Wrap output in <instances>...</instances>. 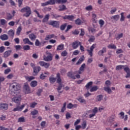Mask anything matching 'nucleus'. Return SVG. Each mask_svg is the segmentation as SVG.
Returning <instances> with one entry per match:
<instances>
[{
    "mask_svg": "<svg viewBox=\"0 0 130 130\" xmlns=\"http://www.w3.org/2000/svg\"><path fill=\"white\" fill-rule=\"evenodd\" d=\"M85 60V57L84 56H82V57H81L78 61L76 62V66H79V64H81L83 61Z\"/></svg>",
    "mask_w": 130,
    "mask_h": 130,
    "instance_id": "obj_20",
    "label": "nucleus"
},
{
    "mask_svg": "<svg viewBox=\"0 0 130 130\" xmlns=\"http://www.w3.org/2000/svg\"><path fill=\"white\" fill-rule=\"evenodd\" d=\"M49 17H50L49 14H46L42 20L43 23H47L49 20Z\"/></svg>",
    "mask_w": 130,
    "mask_h": 130,
    "instance_id": "obj_16",
    "label": "nucleus"
},
{
    "mask_svg": "<svg viewBox=\"0 0 130 130\" xmlns=\"http://www.w3.org/2000/svg\"><path fill=\"white\" fill-rule=\"evenodd\" d=\"M96 48V45L95 44H93L90 48V50H87V51L91 57L93 56V50H94V48Z\"/></svg>",
    "mask_w": 130,
    "mask_h": 130,
    "instance_id": "obj_8",
    "label": "nucleus"
},
{
    "mask_svg": "<svg viewBox=\"0 0 130 130\" xmlns=\"http://www.w3.org/2000/svg\"><path fill=\"white\" fill-rule=\"evenodd\" d=\"M44 60H45V61H51V60H52V56L48 55L47 57H44Z\"/></svg>",
    "mask_w": 130,
    "mask_h": 130,
    "instance_id": "obj_22",
    "label": "nucleus"
},
{
    "mask_svg": "<svg viewBox=\"0 0 130 130\" xmlns=\"http://www.w3.org/2000/svg\"><path fill=\"white\" fill-rule=\"evenodd\" d=\"M10 87H11L12 88L11 89L12 91H17L19 90H20V89H21V86H20V84L16 82L12 83L10 85Z\"/></svg>",
    "mask_w": 130,
    "mask_h": 130,
    "instance_id": "obj_2",
    "label": "nucleus"
},
{
    "mask_svg": "<svg viewBox=\"0 0 130 130\" xmlns=\"http://www.w3.org/2000/svg\"><path fill=\"white\" fill-rule=\"evenodd\" d=\"M53 17L54 19H57L58 18H62L63 16L55 14L53 15Z\"/></svg>",
    "mask_w": 130,
    "mask_h": 130,
    "instance_id": "obj_48",
    "label": "nucleus"
},
{
    "mask_svg": "<svg viewBox=\"0 0 130 130\" xmlns=\"http://www.w3.org/2000/svg\"><path fill=\"white\" fill-rule=\"evenodd\" d=\"M59 8L58 11H59V12H62L67 10V7L64 5L59 6Z\"/></svg>",
    "mask_w": 130,
    "mask_h": 130,
    "instance_id": "obj_25",
    "label": "nucleus"
},
{
    "mask_svg": "<svg viewBox=\"0 0 130 130\" xmlns=\"http://www.w3.org/2000/svg\"><path fill=\"white\" fill-rule=\"evenodd\" d=\"M24 78L27 81H28V82H31L32 80H34V79H35V77L33 76L29 77V76H25Z\"/></svg>",
    "mask_w": 130,
    "mask_h": 130,
    "instance_id": "obj_27",
    "label": "nucleus"
},
{
    "mask_svg": "<svg viewBox=\"0 0 130 130\" xmlns=\"http://www.w3.org/2000/svg\"><path fill=\"white\" fill-rule=\"evenodd\" d=\"M79 45H81V42H79L78 41H76L72 43V47L74 48V49L78 48Z\"/></svg>",
    "mask_w": 130,
    "mask_h": 130,
    "instance_id": "obj_12",
    "label": "nucleus"
},
{
    "mask_svg": "<svg viewBox=\"0 0 130 130\" xmlns=\"http://www.w3.org/2000/svg\"><path fill=\"white\" fill-rule=\"evenodd\" d=\"M40 71H41V68L40 67H34V76H37Z\"/></svg>",
    "mask_w": 130,
    "mask_h": 130,
    "instance_id": "obj_10",
    "label": "nucleus"
},
{
    "mask_svg": "<svg viewBox=\"0 0 130 130\" xmlns=\"http://www.w3.org/2000/svg\"><path fill=\"white\" fill-rule=\"evenodd\" d=\"M85 10H86V11H92V10H93V7L89 5L85 8Z\"/></svg>",
    "mask_w": 130,
    "mask_h": 130,
    "instance_id": "obj_50",
    "label": "nucleus"
},
{
    "mask_svg": "<svg viewBox=\"0 0 130 130\" xmlns=\"http://www.w3.org/2000/svg\"><path fill=\"white\" fill-rule=\"evenodd\" d=\"M0 23L2 25H6L7 21H6V19H1Z\"/></svg>",
    "mask_w": 130,
    "mask_h": 130,
    "instance_id": "obj_51",
    "label": "nucleus"
},
{
    "mask_svg": "<svg viewBox=\"0 0 130 130\" xmlns=\"http://www.w3.org/2000/svg\"><path fill=\"white\" fill-rule=\"evenodd\" d=\"M6 50V48L4 46L0 47V53H3Z\"/></svg>",
    "mask_w": 130,
    "mask_h": 130,
    "instance_id": "obj_58",
    "label": "nucleus"
},
{
    "mask_svg": "<svg viewBox=\"0 0 130 130\" xmlns=\"http://www.w3.org/2000/svg\"><path fill=\"white\" fill-rule=\"evenodd\" d=\"M0 39L3 41L8 40V39H9V36L6 34H4L0 36Z\"/></svg>",
    "mask_w": 130,
    "mask_h": 130,
    "instance_id": "obj_23",
    "label": "nucleus"
},
{
    "mask_svg": "<svg viewBox=\"0 0 130 130\" xmlns=\"http://www.w3.org/2000/svg\"><path fill=\"white\" fill-rule=\"evenodd\" d=\"M12 78H14L13 74H10L7 76V79H8V80L12 79Z\"/></svg>",
    "mask_w": 130,
    "mask_h": 130,
    "instance_id": "obj_55",
    "label": "nucleus"
},
{
    "mask_svg": "<svg viewBox=\"0 0 130 130\" xmlns=\"http://www.w3.org/2000/svg\"><path fill=\"white\" fill-rule=\"evenodd\" d=\"M59 21H51L48 24L50 26H52L53 28H59Z\"/></svg>",
    "mask_w": 130,
    "mask_h": 130,
    "instance_id": "obj_3",
    "label": "nucleus"
},
{
    "mask_svg": "<svg viewBox=\"0 0 130 130\" xmlns=\"http://www.w3.org/2000/svg\"><path fill=\"white\" fill-rule=\"evenodd\" d=\"M12 50L5 51L3 53V57H4V58H7V57H9V56H10V55L12 54Z\"/></svg>",
    "mask_w": 130,
    "mask_h": 130,
    "instance_id": "obj_7",
    "label": "nucleus"
},
{
    "mask_svg": "<svg viewBox=\"0 0 130 130\" xmlns=\"http://www.w3.org/2000/svg\"><path fill=\"white\" fill-rule=\"evenodd\" d=\"M24 44H29V45H33V43L30 41L28 38H25L23 40Z\"/></svg>",
    "mask_w": 130,
    "mask_h": 130,
    "instance_id": "obj_15",
    "label": "nucleus"
},
{
    "mask_svg": "<svg viewBox=\"0 0 130 130\" xmlns=\"http://www.w3.org/2000/svg\"><path fill=\"white\" fill-rule=\"evenodd\" d=\"M66 106H67V103L65 102L63 104V106L62 107L61 109V112H64V110H66Z\"/></svg>",
    "mask_w": 130,
    "mask_h": 130,
    "instance_id": "obj_49",
    "label": "nucleus"
},
{
    "mask_svg": "<svg viewBox=\"0 0 130 130\" xmlns=\"http://www.w3.org/2000/svg\"><path fill=\"white\" fill-rule=\"evenodd\" d=\"M117 9L115 8H113L111 11H110V13L113 14H114L115 12L117 11Z\"/></svg>",
    "mask_w": 130,
    "mask_h": 130,
    "instance_id": "obj_64",
    "label": "nucleus"
},
{
    "mask_svg": "<svg viewBox=\"0 0 130 130\" xmlns=\"http://www.w3.org/2000/svg\"><path fill=\"white\" fill-rule=\"evenodd\" d=\"M12 100L13 101V102H15V103H16V104L18 105H20V103L21 102V95H19L18 96H15L12 99Z\"/></svg>",
    "mask_w": 130,
    "mask_h": 130,
    "instance_id": "obj_5",
    "label": "nucleus"
},
{
    "mask_svg": "<svg viewBox=\"0 0 130 130\" xmlns=\"http://www.w3.org/2000/svg\"><path fill=\"white\" fill-rule=\"evenodd\" d=\"M105 52H106V47H104L102 50L98 52V54L100 55V56H103V53H105Z\"/></svg>",
    "mask_w": 130,
    "mask_h": 130,
    "instance_id": "obj_14",
    "label": "nucleus"
},
{
    "mask_svg": "<svg viewBox=\"0 0 130 130\" xmlns=\"http://www.w3.org/2000/svg\"><path fill=\"white\" fill-rule=\"evenodd\" d=\"M99 89V87L98 86H94L90 89V92H95V91H97Z\"/></svg>",
    "mask_w": 130,
    "mask_h": 130,
    "instance_id": "obj_32",
    "label": "nucleus"
},
{
    "mask_svg": "<svg viewBox=\"0 0 130 130\" xmlns=\"http://www.w3.org/2000/svg\"><path fill=\"white\" fill-rule=\"evenodd\" d=\"M36 105H37V103L33 102L30 104V107H31V108H34Z\"/></svg>",
    "mask_w": 130,
    "mask_h": 130,
    "instance_id": "obj_54",
    "label": "nucleus"
},
{
    "mask_svg": "<svg viewBox=\"0 0 130 130\" xmlns=\"http://www.w3.org/2000/svg\"><path fill=\"white\" fill-rule=\"evenodd\" d=\"M41 44V43H40V42H39V40H36V42H35L36 46H39V45H40Z\"/></svg>",
    "mask_w": 130,
    "mask_h": 130,
    "instance_id": "obj_62",
    "label": "nucleus"
},
{
    "mask_svg": "<svg viewBox=\"0 0 130 130\" xmlns=\"http://www.w3.org/2000/svg\"><path fill=\"white\" fill-rule=\"evenodd\" d=\"M92 17L93 21H94L95 23H96V19H97V15L93 13L92 14Z\"/></svg>",
    "mask_w": 130,
    "mask_h": 130,
    "instance_id": "obj_46",
    "label": "nucleus"
},
{
    "mask_svg": "<svg viewBox=\"0 0 130 130\" xmlns=\"http://www.w3.org/2000/svg\"><path fill=\"white\" fill-rule=\"evenodd\" d=\"M103 99V95L102 94H100L96 96V102H99Z\"/></svg>",
    "mask_w": 130,
    "mask_h": 130,
    "instance_id": "obj_29",
    "label": "nucleus"
},
{
    "mask_svg": "<svg viewBox=\"0 0 130 130\" xmlns=\"http://www.w3.org/2000/svg\"><path fill=\"white\" fill-rule=\"evenodd\" d=\"M63 44L59 45L57 47V50H62L63 49Z\"/></svg>",
    "mask_w": 130,
    "mask_h": 130,
    "instance_id": "obj_39",
    "label": "nucleus"
},
{
    "mask_svg": "<svg viewBox=\"0 0 130 130\" xmlns=\"http://www.w3.org/2000/svg\"><path fill=\"white\" fill-rule=\"evenodd\" d=\"M23 89L25 91V94H29V93L31 92V90H30V87H29V85L28 83H24Z\"/></svg>",
    "mask_w": 130,
    "mask_h": 130,
    "instance_id": "obj_6",
    "label": "nucleus"
},
{
    "mask_svg": "<svg viewBox=\"0 0 130 130\" xmlns=\"http://www.w3.org/2000/svg\"><path fill=\"white\" fill-rule=\"evenodd\" d=\"M122 69H124V66L119 65L116 68V71H119V70H122Z\"/></svg>",
    "mask_w": 130,
    "mask_h": 130,
    "instance_id": "obj_38",
    "label": "nucleus"
},
{
    "mask_svg": "<svg viewBox=\"0 0 130 130\" xmlns=\"http://www.w3.org/2000/svg\"><path fill=\"white\" fill-rule=\"evenodd\" d=\"M8 34L9 36H10V37H11L12 38H13V37H14V35H15V32L13 29H10L8 31Z\"/></svg>",
    "mask_w": 130,
    "mask_h": 130,
    "instance_id": "obj_26",
    "label": "nucleus"
},
{
    "mask_svg": "<svg viewBox=\"0 0 130 130\" xmlns=\"http://www.w3.org/2000/svg\"><path fill=\"white\" fill-rule=\"evenodd\" d=\"M86 126H87V122L86 121H84L82 124V126L83 129H85L86 128Z\"/></svg>",
    "mask_w": 130,
    "mask_h": 130,
    "instance_id": "obj_44",
    "label": "nucleus"
},
{
    "mask_svg": "<svg viewBox=\"0 0 130 130\" xmlns=\"http://www.w3.org/2000/svg\"><path fill=\"white\" fill-rule=\"evenodd\" d=\"M111 19L112 20H114V21H117L118 20H119V15H116L115 16H113L112 17H111Z\"/></svg>",
    "mask_w": 130,
    "mask_h": 130,
    "instance_id": "obj_30",
    "label": "nucleus"
},
{
    "mask_svg": "<svg viewBox=\"0 0 130 130\" xmlns=\"http://www.w3.org/2000/svg\"><path fill=\"white\" fill-rule=\"evenodd\" d=\"M62 87H64V86L62 85V83L59 84V86H58V88H57V90L59 93H62V92L59 91L60 90H61Z\"/></svg>",
    "mask_w": 130,
    "mask_h": 130,
    "instance_id": "obj_33",
    "label": "nucleus"
},
{
    "mask_svg": "<svg viewBox=\"0 0 130 130\" xmlns=\"http://www.w3.org/2000/svg\"><path fill=\"white\" fill-rule=\"evenodd\" d=\"M53 37H54V34L47 35L45 38V40H49V39H51V38H53Z\"/></svg>",
    "mask_w": 130,
    "mask_h": 130,
    "instance_id": "obj_28",
    "label": "nucleus"
},
{
    "mask_svg": "<svg viewBox=\"0 0 130 130\" xmlns=\"http://www.w3.org/2000/svg\"><path fill=\"white\" fill-rule=\"evenodd\" d=\"M9 107V106L7 104H5L3 103H0V109L2 110H8V108Z\"/></svg>",
    "mask_w": 130,
    "mask_h": 130,
    "instance_id": "obj_9",
    "label": "nucleus"
},
{
    "mask_svg": "<svg viewBox=\"0 0 130 130\" xmlns=\"http://www.w3.org/2000/svg\"><path fill=\"white\" fill-rule=\"evenodd\" d=\"M30 113L31 115H36L37 114H38V111L37 110H34V111H32Z\"/></svg>",
    "mask_w": 130,
    "mask_h": 130,
    "instance_id": "obj_52",
    "label": "nucleus"
},
{
    "mask_svg": "<svg viewBox=\"0 0 130 130\" xmlns=\"http://www.w3.org/2000/svg\"><path fill=\"white\" fill-rule=\"evenodd\" d=\"M67 76L69 77V78H70L71 79H73V80H76V77L74 74H73V73L72 72H69L67 73Z\"/></svg>",
    "mask_w": 130,
    "mask_h": 130,
    "instance_id": "obj_19",
    "label": "nucleus"
},
{
    "mask_svg": "<svg viewBox=\"0 0 130 130\" xmlns=\"http://www.w3.org/2000/svg\"><path fill=\"white\" fill-rule=\"evenodd\" d=\"M25 107V105H22L21 106H17L16 108L13 109V111H22L23 108Z\"/></svg>",
    "mask_w": 130,
    "mask_h": 130,
    "instance_id": "obj_13",
    "label": "nucleus"
},
{
    "mask_svg": "<svg viewBox=\"0 0 130 130\" xmlns=\"http://www.w3.org/2000/svg\"><path fill=\"white\" fill-rule=\"evenodd\" d=\"M49 5H55V0H49L47 2L41 4L42 7H46V6H48Z\"/></svg>",
    "mask_w": 130,
    "mask_h": 130,
    "instance_id": "obj_4",
    "label": "nucleus"
},
{
    "mask_svg": "<svg viewBox=\"0 0 130 130\" xmlns=\"http://www.w3.org/2000/svg\"><path fill=\"white\" fill-rule=\"evenodd\" d=\"M92 112H93L94 114L96 115V113L98 112V108H97V107H95L93 109H92Z\"/></svg>",
    "mask_w": 130,
    "mask_h": 130,
    "instance_id": "obj_60",
    "label": "nucleus"
},
{
    "mask_svg": "<svg viewBox=\"0 0 130 130\" xmlns=\"http://www.w3.org/2000/svg\"><path fill=\"white\" fill-rule=\"evenodd\" d=\"M124 71L127 73V75L125 76L126 78H129L130 77V70L128 68H124Z\"/></svg>",
    "mask_w": 130,
    "mask_h": 130,
    "instance_id": "obj_21",
    "label": "nucleus"
},
{
    "mask_svg": "<svg viewBox=\"0 0 130 130\" xmlns=\"http://www.w3.org/2000/svg\"><path fill=\"white\" fill-rule=\"evenodd\" d=\"M20 12L21 13H25V14H23V16L24 17H26V18L29 17L30 15L32 14L31 8H30V7H29L28 6H26L21 9Z\"/></svg>",
    "mask_w": 130,
    "mask_h": 130,
    "instance_id": "obj_1",
    "label": "nucleus"
},
{
    "mask_svg": "<svg viewBox=\"0 0 130 130\" xmlns=\"http://www.w3.org/2000/svg\"><path fill=\"white\" fill-rule=\"evenodd\" d=\"M13 15L11 14L10 13H7V17H6V20H8L9 21L10 20H12L13 19Z\"/></svg>",
    "mask_w": 130,
    "mask_h": 130,
    "instance_id": "obj_34",
    "label": "nucleus"
},
{
    "mask_svg": "<svg viewBox=\"0 0 130 130\" xmlns=\"http://www.w3.org/2000/svg\"><path fill=\"white\" fill-rule=\"evenodd\" d=\"M42 92V89H39L37 92V94L38 95V96H40L41 95Z\"/></svg>",
    "mask_w": 130,
    "mask_h": 130,
    "instance_id": "obj_61",
    "label": "nucleus"
},
{
    "mask_svg": "<svg viewBox=\"0 0 130 130\" xmlns=\"http://www.w3.org/2000/svg\"><path fill=\"white\" fill-rule=\"evenodd\" d=\"M85 68H86V64L83 63L81 66L80 68H79V70H80V71H82V72H84Z\"/></svg>",
    "mask_w": 130,
    "mask_h": 130,
    "instance_id": "obj_43",
    "label": "nucleus"
},
{
    "mask_svg": "<svg viewBox=\"0 0 130 130\" xmlns=\"http://www.w3.org/2000/svg\"><path fill=\"white\" fill-rule=\"evenodd\" d=\"M123 14H124L123 13H121L120 14L121 18H120V21H121V22H123V21H124L125 17L123 16Z\"/></svg>",
    "mask_w": 130,
    "mask_h": 130,
    "instance_id": "obj_56",
    "label": "nucleus"
},
{
    "mask_svg": "<svg viewBox=\"0 0 130 130\" xmlns=\"http://www.w3.org/2000/svg\"><path fill=\"white\" fill-rule=\"evenodd\" d=\"M61 56H67L68 55V52H67V51L64 50L63 51H62L61 53Z\"/></svg>",
    "mask_w": 130,
    "mask_h": 130,
    "instance_id": "obj_53",
    "label": "nucleus"
},
{
    "mask_svg": "<svg viewBox=\"0 0 130 130\" xmlns=\"http://www.w3.org/2000/svg\"><path fill=\"white\" fill-rule=\"evenodd\" d=\"M68 25V23H64L62 25H61L60 27V29L61 31H63V30H64V29H66V27H67V26Z\"/></svg>",
    "mask_w": 130,
    "mask_h": 130,
    "instance_id": "obj_37",
    "label": "nucleus"
},
{
    "mask_svg": "<svg viewBox=\"0 0 130 130\" xmlns=\"http://www.w3.org/2000/svg\"><path fill=\"white\" fill-rule=\"evenodd\" d=\"M108 47L109 48H110L111 49H116V46L113 44H111L108 46Z\"/></svg>",
    "mask_w": 130,
    "mask_h": 130,
    "instance_id": "obj_36",
    "label": "nucleus"
},
{
    "mask_svg": "<svg viewBox=\"0 0 130 130\" xmlns=\"http://www.w3.org/2000/svg\"><path fill=\"white\" fill-rule=\"evenodd\" d=\"M104 91H106L108 94H111L112 93V90L109 86L108 87H104Z\"/></svg>",
    "mask_w": 130,
    "mask_h": 130,
    "instance_id": "obj_17",
    "label": "nucleus"
},
{
    "mask_svg": "<svg viewBox=\"0 0 130 130\" xmlns=\"http://www.w3.org/2000/svg\"><path fill=\"white\" fill-rule=\"evenodd\" d=\"M28 37L32 41H34L36 39V36L34 34H29Z\"/></svg>",
    "mask_w": 130,
    "mask_h": 130,
    "instance_id": "obj_24",
    "label": "nucleus"
},
{
    "mask_svg": "<svg viewBox=\"0 0 130 130\" xmlns=\"http://www.w3.org/2000/svg\"><path fill=\"white\" fill-rule=\"evenodd\" d=\"M63 20H69V21H74L75 19V16L74 15H66L64 17H62Z\"/></svg>",
    "mask_w": 130,
    "mask_h": 130,
    "instance_id": "obj_11",
    "label": "nucleus"
},
{
    "mask_svg": "<svg viewBox=\"0 0 130 130\" xmlns=\"http://www.w3.org/2000/svg\"><path fill=\"white\" fill-rule=\"evenodd\" d=\"M92 85H93V82L90 81L88 82L86 85L85 87L87 90H89L90 89V87H92Z\"/></svg>",
    "mask_w": 130,
    "mask_h": 130,
    "instance_id": "obj_31",
    "label": "nucleus"
},
{
    "mask_svg": "<svg viewBox=\"0 0 130 130\" xmlns=\"http://www.w3.org/2000/svg\"><path fill=\"white\" fill-rule=\"evenodd\" d=\"M77 100L80 102V103H84L86 104V100L82 99V98H79Z\"/></svg>",
    "mask_w": 130,
    "mask_h": 130,
    "instance_id": "obj_41",
    "label": "nucleus"
},
{
    "mask_svg": "<svg viewBox=\"0 0 130 130\" xmlns=\"http://www.w3.org/2000/svg\"><path fill=\"white\" fill-rule=\"evenodd\" d=\"M49 81L50 83H53L56 81V79L53 77H51L49 78Z\"/></svg>",
    "mask_w": 130,
    "mask_h": 130,
    "instance_id": "obj_57",
    "label": "nucleus"
},
{
    "mask_svg": "<svg viewBox=\"0 0 130 130\" xmlns=\"http://www.w3.org/2000/svg\"><path fill=\"white\" fill-rule=\"evenodd\" d=\"M81 23H82V20H81L80 18H78L75 20V23L76 24V25H81Z\"/></svg>",
    "mask_w": 130,
    "mask_h": 130,
    "instance_id": "obj_42",
    "label": "nucleus"
},
{
    "mask_svg": "<svg viewBox=\"0 0 130 130\" xmlns=\"http://www.w3.org/2000/svg\"><path fill=\"white\" fill-rule=\"evenodd\" d=\"M73 107V105L72 104V103H69L68 105H67V108H68V109H72V108Z\"/></svg>",
    "mask_w": 130,
    "mask_h": 130,
    "instance_id": "obj_63",
    "label": "nucleus"
},
{
    "mask_svg": "<svg viewBox=\"0 0 130 130\" xmlns=\"http://www.w3.org/2000/svg\"><path fill=\"white\" fill-rule=\"evenodd\" d=\"M21 31H22V27H21V26H19L17 29V31H16L17 35H20V34L21 33Z\"/></svg>",
    "mask_w": 130,
    "mask_h": 130,
    "instance_id": "obj_45",
    "label": "nucleus"
},
{
    "mask_svg": "<svg viewBox=\"0 0 130 130\" xmlns=\"http://www.w3.org/2000/svg\"><path fill=\"white\" fill-rule=\"evenodd\" d=\"M30 86H31V87H32V88H34L35 87H36V86H37V81H32L30 83Z\"/></svg>",
    "mask_w": 130,
    "mask_h": 130,
    "instance_id": "obj_35",
    "label": "nucleus"
},
{
    "mask_svg": "<svg viewBox=\"0 0 130 130\" xmlns=\"http://www.w3.org/2000/svg\"><path fill=\"white\" fill-rule=\"evenodd\" d=\"M46 78V76L44 75L43 73H42L40 76L41 80H44Z\"/></svg>",
    "mask_w": 130,
    "mask_h": 130,
    "instance_id": "obj_59",
    "label": "nucleus"
},
{
    "mask_svg": "<svg viewBox=\"0 0 130 130\" xmlns=\"http://www.w3.org/2000/svg\"><path fill=\"white\" fill-rule=\"evenodd\" d=\"M56 78H57L56 83H58V84H62L61 78H60V74L59 73L57 74Z\"/></svg>",
    "mask_w": 130,
    "mask_h": 130,
    "instance_id": "obj_18",
    "label": "nucleus"
},
{
    "mask_svg": "<svg viewBox=\"0 0 130 130\" xmlns=\"http://www.w3.org/2000/svg\"><path fill=\"white\" fill-rule=\"evenodd\" d=\"M18 122H25V118L24 117L19 118Z\"/></svg>",
    "mask_w": 130,
    "mask_h": 130,
    "instance_id": "obj_47",
    "label": "nucleus"
},
{
    "mask_svg": "<svg viewBox=\"0 0 130 130\" xmlns=\"http://www.w3.org/2000/svg\"><path fill=\"white\" fill-rule=\"evenodd\" d=\"M23 50L27 51L30 50V46L26 45L23 47Z\"/></svg>",
    "mask_w": 130,
    "mask_h": 130,
    "instance_id": "obj_40",
    "label": "nucleus"
}]
</instances>
